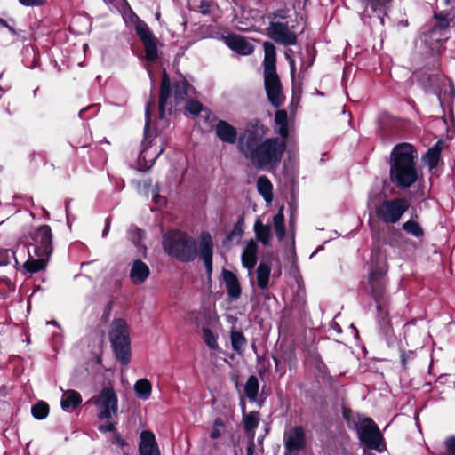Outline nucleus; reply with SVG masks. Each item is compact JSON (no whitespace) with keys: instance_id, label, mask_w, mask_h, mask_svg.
Wrapping results in <instances>:
<instances>
[{"instance_id":"23","label":"nucleus","mask_w":455,"mask_h":455,"mask_svg":"<svg viewBox=\"0 0 455 455\" xmlns=\"http://www.w3.org/2000/svg\"><path fill=\"white\" fill-rule=\"evenodd\" d=\"M150 275V269L140 259L134 260L130 270V279L133 284L143 283Z\"/></svg>"},{"instance_id":"54","label":"nucleus","mask_w":455,"mask_h":455,"mask_svg":"<svg viewBox=\"0 0 455 455\" xmlns=\"http://www.w3.org/2000/svg\"><path fill=\"white\" fill-rule=\"evenodd\" d=\"M289 64H290V68H291V77L293 78V77H294V74H295V72H296V67H295V61H294V60L290 59V60H289Z\"/></svg>"},{"instance_id":"44","label":"nucleus","mask_w":455,"mask_h":455,"mask_svg":"<svg viewBox=\"0 0 455 455\" xmlns=\"http://www.w3.org/2000/svg\"><path fill=\"white\" fill-rule=\"evenodd\" d=\"M183 105L185 109L193 115H197L202 110V104L197 100H192L191 98L187 100Z\"/></svg>"},{"instance_id":"10","label":"nucleus","mask_w":455,"mask_h":455,"mask_svg":"<svg viewBox=\"0 0 455 455\" xmlns=\"http://www.w3.org/2000/svg\"><path fill=\"white\" fill-rule=\"evenodd\" d=\"M360 442L368 449L383 452L386 450L384 438L378 425L371 418H363L355 427Z\"/></svg>"},{"instance_id":"62","label":"nucleus","mask_w":455,"mask_h":455,"mask_svg":"<svg viewBox=\"0 0 455 455\" xmlns=\"http://www.w3.org/2000/svg\"><path fill=\"white\" fill-rule=\"evenodd\" d=\"M47 323H51V324H54V325H58V324H57V322H48Z\"/></svg>"},{"instance_id":"2","label":"nucleus","mask_w":455,"mask_h":455,"mask_svg":"<svg viewBox=\"0 0 455 455\" xmlns=\"http://www.w3.org/2000/svg\"><path fill=\"white\" fill-rule=\"evenodd\" d=\"M387 267L385 260L376 258V262L371 266L368 276L371 295L376 303V319L379 333L388 340L393 337L394 331L389 317V299L386 292V273Z\"/></svg>"},{"instance_id":"63","label":"nucleus","mask_w":455,"mask_h":455,"mask_svg":"<svg viewBox=\"0 0 455 455\" xmlns=\"http://www.w3.org/2000/svg\"><path fill=\"white\" fill-rule=\"evenodd\" d=\"M312 61L310 63H308V65L305 68V69H307L308 67L312 66Z\"/></svg>"},{"instance_id":"56","label":"nucleus","mask_w":455,"mask_h":455,"mask_svg":"<svg viewBox=\"0 0 455 455\" xmlns=\"http://www.w3.org/2000/svg\"><path fill=\"white\" fill-rule=\"evenodd\" d=\"M69 204H70V200L66 201L65 210H66V215H67V221H68V224H69V221H70V217H69Z\"/></svg>"},{"instance_id":"55","label":"nucleus","mask_w":455,"mask_h":455,"mask_svg":"<svg viewBox=\"0 0 455 455\" xmlns=\"http://www.w3.org/2000/svg\"><path fill=\"white\" fill-rule=\"evenodd\" d=\"M109 228H110V221H109L108 219H106V226H105V228L102 231V236L103 237H105L108 234Z\"/></svg>"},{"instance_id":"46","label":"nucleus","mask_w":455,"mask_h":455,"mask_svg":"<svg viewBox=\"0 0 455 455\" xmlns=\"http://www.w3.org/2000/svg\"><path fill=\"white\" fill-rule=\"evenodd\" d=\"M216 7V4L212 1H201L198 10L203 15H210L212 10Z\"/></svg>"},{"instance_id":"45","label":"nucleus","mask_w":455,"mask_h":455,"mask_svg":"<svg viewBox=\"0 0 455 455\" xmlns=\"http://www.w3.org/2000/svg\"><path fill=\"white\" fill-rule=\"evenodd\" d=\"M287 11L284 9H279L275 11L272 13L268 14V20L270 21L275 22H284L283 20L287 18Z\"/></svg>"},{"instance_id":"52","label":"nucleus","mask_w":455,"mask_h":455,"mask_svg":"<svg viewBox=\"0 0 455 455\" xmlns=\"http://www.w3.org/2000/svg\"><path fill=\"white\" fill-rule=\"evenodd\" d=\"M255 443L253 441V436H251V441L248 443L246 448V455H254Z\"/></svg>"},{"instance_id":"53","label":"nucleus","mask_w":455,"mask_h":455,"mask_svg":"<svg viewBox=\"0 0 455 455\" xmlns=\"http://www.w3.org/2000/svg\"><path fill=\"white\" fill-rule=\"evenodd\" d=\"M151 105H154V103H153V102H152V103H150V102H149V103L148 104V106H147V108H146V111H145V115H146V127H145V133L147 132V128H148V124H149V115H150V113H149V109H150Z\"/></svg>"},{"instance_id":"1","label":"nucleus","mask_w":455,"mask_h":455,"mask_svg":"<svg viewBox=\"0 0 455 455\" xmlns=\"http://www.w3.org/2000/svg\"><path fill=\"white\" fill-rule=\"evenodd\" d=\"M267 129L258 119L251 120L239 135L238 151L258 170L276 169L283 157L287 144L278 137L265 138Z\"/></svg>"},{"instance_id":"22","label":"nucleus","mask_w":455,"mask_h":455,"mask_svg":"<svg viewBox=\"0 0 455 455\" xmlns=\"http://www.w3.org/2000/svg\"><path fill=\"white\" fill-rule=\"evenodd\" d=\"M139 452L140 455H161L155 435L151 431L140 433Z\"/></svg>"},{"instance_id":"48","label":"nucleus","mask_w":455,"mask_h":455,"mask_svg":"<svg viewBox=\"0 0 455 455\" xmlns=\"http://www.w3.org/2000/svg\"><path fill=\"white\" fill-rule=\"evenodd\" d=\"M142 235H143V232L140 228H136L130 229L131 239L132 240L133 243L136 246H139V243L141 240Z\"/></svg>"},{"instance_id":"51","label":"nucleus","mask_w":455,"mask_h":455,"mask_svg":"<svg viewBox=\"0 0 455 455\" xmlns=\"http://www.w3.org/2000/svg\"><path fill=\"white\" fill-rule=\"evenodd\" d=\"M19 2L24 6H41L46 0H19Z\"/></svg>"},{"instance_id":"8","label":"nucleus","mask_w":455,"mask_h":455,"mask_svg":"<svg viewBox=\"0 0 455 455\" xmlns=\"http://www.w3.org/2000/svg\"><path fill=\"white\" fill-rule=\"evenodd\" d=\"M109 336L117 360L121 364L127 365L131 358V348L126 322L124 319L114 320Z\"/></svg>"},{"instance_id":"57","label":"nucleus","mask_w":455,"mask_h":455,"mask_svg":"<svg viewBox=\"0 0 455 455\" xmlns=\"http://www.w3.org/2000/svg\"><path fill=\"white\" fill-rule=\"evenodd\" d=\"M106 4H122L125 0H103Z\"/></svg>"},{"instance_id":"42","label":"nucleus","mask_w":455,"mask_h":455,"mask_svg":"<svg viewBox=\"0 0 455 455\" xmlns=\"http://www.w3.org/2000/svg\"><path fill=\"white\" fill-rule=\"evenodd\" d=\"M203 338L204 343L213 350L219 349V345L217 342V337L214 335V333L209 329V328H204L203 329Z\"/></svg>"},{"instance_id":"15","label":"nucleus","mask_w":455,"mask_h":455,"mask_svg":"<svg viewBox=\"0 0 455 455\" xmlns=\"http://www.w3.org/2000/svg\"><path fill=\"white\" fill-rule=\"evenodd\" d=\"M306 433L301 426H295L283 434L284 455H299L306 448Z\"/></svg>"},{"instance_id":"40","label":"nucleus","mask_w":455,"mask_h":455,"mask_svg":"<svg viewBox=\"0 0 455 455\" xmlns=\"http://www.w3.org/2000/svg\"><path fill=\"white\" fill-rule=\"evenodd\" d=\"M259 421V414L258 411H251L244 417V429L247 433H253L258 427ZM254 437V434H252Z\"/></svg>"},{"instance_id":"28","label":"nucleus","mask_w":455,"mask_h":455,"mask_svg":"<svg viewBox=\"0 0 455 455\" xmlns=\"http://www.w3.org/2000/svg\"><path fill=\"white\" fill-rule=\"evenodd\" d=\"M275 132L280 135V140L286 141L289 137L288 116L283 109H279L275 114Z\"/></svg>"},{"instance_id":"49","label":"nucleus","mask_w":455,"mask_h":455,"mask_svg":"<svg viewBox=\"0 0 455 455\" xmlns=\"http://www.w3.org/2000/svg\"><path fill=\"white\" fill-rule=\"evenodd\" d=\"M110 441L113 444H116L122 449L128 446V443L117 432L113 435V437Z\"/></svg>"},{"instance_id":"36","label":"nucleus","mask_w":455,"mask_h":455,"mask_svg":"<svg viewBox=\"0 0 455 455\" xmlns=\"http://www.w3.org/2000/svg\"><path fill=\"white\" fill-rule=\"evenodd\" d=\"M440 141L435 147L429 148L426 155L423 156V161L428 165L430 169L435 168L439 161L441 149L439 148Z\"/></svg>"},{"instance_id":"17","label":"nucleus","mask_w":455,"mask_h":455,"mask_svg":"<svg viewBox=\"0 0 455 455\" xmlns=\"http://www.w3.org/2000/svg\"><path fill=\"white\" fill-rule=\"evenodd\" d=\"M267 31L269 37L279 44L290 46L297 43V36L287 22L270 21Z\"/></svg>"},{"instance_id":"60","label":"nucleus","mask_w":455,"mask_h":455,"mask_svg":"<svg viewBox=\"0 0 455 455\" xmlns=\"http://www.w3.org/2000/svg\"><path fill=\"white\" fill-rule=\"evenodd\" d=\"M452 1H453V0H444V3H445L446 4H450Z\"/></svg>"},{"instance_id":"34","label":"nucleus","mask_w":455,"mask_h":455,"mask_svg":"<svg viewBox=\"0 0 455 455\" xmlns=\"http://www.w3.org/2000/svg\"><path fill=\"white\" fill-rule=\"evenodd\" d=\"M134 392L138 398L146 401L148 400L152 392V385L147 379H140L134 384Z\"/></svg>"},{"instance_id":"58","label":"nucleus","mask_w":455,"mask_h":455,"mask_svg":"<svg viewBox=\"0 0 455 455\" xmlns=\"http://www.w3.org/2000/svg\"><path fill=\"white\" fill-rule=\"evenodd\" d=\"M274 359V362H275V370L278 371V366L280 364V361L277 357H273Z\"/></svg>"},{"instance_id":"6","label":"nucleus","mask_w":455,"mask_h":455,"mask_svg":"<svg viewBox=\"0 0 455 455\" xmlns=\"http://www.w3.org/2000/svg\"><path fill=\"white\" fill-rule=\"evenodd\" d=\"M264 52L263 76L265 90L269 102L274 107L278 108L281 106L283 98L281 80L276 72V53L273 43H264Z\"/></svg>"},{"instance_id":"21","label":"nucleus","mask_w":455,"mask_h":455,"mask_svg":"<svg viewBox=\"0 0 455 455\" xmlns=\"http://www.w3.org/2000/svg\"><path fill=\"white\" fill-rule=\"evenodd\" d=\"M222 277L227 288L228 299L232 301L237 300L242 293L237 276L232 271L223 268Z\"/></svg>"},{"instance_id":"24","label":"nucleus","mask_w":455,"mask_h":455,"mask_svg":"<svg viewBox=\"0 0 455 455\" xmlns=\"http://www.w3.org/2000/svg\"><path fill=\"white\" fill-rule=\"evenodd\" d=\"M149 144H150V142H148L147 137L145 136V139L142 141V150L140 151V156H139V164H140V169L142 171L149 170L155 164L156 158L164 151V149L161 148L157 153L155 152L154 154L149 155V153H148Z\"/></svg>"},{"instance_id":"31","label":"nucleus","mask_w":455,"mask_h":455,"mask_svg":"<svg viewBox=\"0 0 455 455\" xmlns=\"http://www.w3.org/2000/svg\"><path fill=\"white\" fill-rule=\"evenodd\" d=\"M271 267L267 263H260L256 270L257 283L259 289L267 290L269 283Z\"/></svg>"},{"instance_id":"11","label":"nucleus","mask_w":455,"mask_h":455,"mask_svg":"<svg viewBox=\"0 0 455 455\" xmlns=\"http://www.w3.org/2000/svg\"><path fill=\"white\" fill-rule=\"evenodd\" d=\"M88 403H92L96 407L98 411L97 418L100 420H109L117 417L118 397L113 387H103Z\"/></svg>"},{"instance_id":"38","label":"nucleus","mask_w":455,"mask_h":455,"mask_svg":"<svg viewBox=\"0 0 455 455\" xmlns=\"http://www.w3.org/2000/svg\"><path fill=\"white\" fill-rule=\"evenodd\" d=\"M29 257H31L30 254ZM45 258L46 257H38L37 259L30 258L23 264V267L28 273H36L45 267Z\"/></svg>"},{"instance_id":"39","label":"nucleus","mask_w":455,"mask_h":455,"mask_svg":"<svg viewBox=\"0 0 455 455\" xmlns=\"http://www.w3.org/2000/svg\"><path fill=\"white\" fill-rule=\"evenodd\" d=\"M403 229L407 234H410L411 235L417 238L422 237L424 235V230L420 225L417 221L411 220L403 223Z\"/></svg>"},{"instance_id":"37","label":"nucleus","mask_w":455,"mask_h":455,"mask_svg":"<svg viewBox=\"0 0 455 455\" xmlns=\"http://www.w3.org/2000/svg\"><path fill=\"white\" fill-rule=\"evenodd\" d=\"M273 224L275 235L279 241H282L285 235L284 215L281 209L273 218Z\"/></svg>"},{"instance_id":"20","label":"nucleus","mask_w":455,"mask_h":455,"mask_svg":"<svg viewBox=\"0 0 455 455\" xmlns=\"http://www.w3.org/2000/svg\"><path fill=\"white\" fill-rule=\"evenodd\" d=\"M215 132L222 142L228 144L238 142L239 136L236 129L227 121L219 120L215 126Z\"/></svg>"},{"instance_id":"59","label":"nucleus","mask_w":455,"mask_h":455,"mask_svg":"<svg viewBox=\"0 0 455 455\" xmlns=\"http://www.w3.org/2000/svg\"><path fill=\"white\" fill-rule=\"evenodd\" d=\"M1 282H2V283L5 282V283H6V284H7L9 287L12 286V291H14V286L12 284V283H11L9 280H5V279L2 278V279H1Z\"/></svg>"},{"instance_id":"3","label":"nucleus","mask_w":455,"mask_h":455,"mask_svg":"<svg viewBox=\"0 0 455 455\" xmlns=\"http://www.w3.org/2000/svg\"><path fill=\"white\" fill-rule=\"evenodd\" d=\"M418 154L412 145L400 143L390 155V180L399 188L412 186L418 179L416 159Z\"/></svg>"},{"instance_id":"19","label":"nucleus","mask_w":455,"mask_h":455,"mask_svg":"<svg viewBox=\"0 0 455 455\" xmlns=\"http://www.w3.org/2000/svg\"><path fill=\"white\" fill-rule=\"evenodd\" d=\"M258 251L259 246L256 241L251 239L246 242L241 254V261L243 267L248 271H251L256 266L258 261Z\"/></svg>"},{"instance_id":"7","label":"nucleus","mask_w":455,"mask_h":455,"mask_svg":"<svg viewBox=\"0 0 455 455\" xmlns=\"http://www.w3.org/2000/svg\"><path fill=\"white\" fill-rule=\"evenodd\" d=\"M163 248L171 257L181 262H191L197 255L196 243L194 238L187 234L172 230L163 236Z\"/></svg>"},{"instance_id":"61","label":"nucleus","mask_w":455,"mask_h":455,"mask_svg":"<svg viewBox=\"0 0 455 455\" xmlns=\"http://www.w3.org/2000/svg\"><path fill=\"white\" fill-rule=\"evenodd\" d=\"M154 197H155V202H158L159 196L158 195H155Z\"/></svg>"},{"instance_id":"14","label":"nucleus","mask_w":455,"mask_h":455,"mask_svg":"<svg viewBox=\"0 0 455 455\" xmlns=\"http://www.w3.org/2000/svg\"><path fill=\"white\" fill-rule=\"evenodd\" d=\"M403 329L406 345L411 348L409 350H406L403 347L400 348L401 363L403 367L406 369L410 362L414 360L418 347H423L424 341L423 333L416 327V321L407 323Z\"/></svg>"},{"instance_id":"50","label":"nucleus","mask_w":455,"mask_h":455,"mask_svg":"<svg viewBox=\"0 0 455 455\" xmlns=\"http://www.w3.org/2000/svg\"><path fill=\"white\" fill-rule=\"evenodd\" d=\"M445 447L449 455H455V436H451L445 441Z\"/></svg>"},{"instance_id":"4","label":"nucleus","mask_w":455,"mask_h":455,"mask_svg":"<svg viewBox=\"0 0 455 455\" xmlns=\"http://www.w3.org/2000/svg\"><path fill=\"white\" fill-rule=\"evenodd\" d=\"M29 237L31 242L28 247L25 244H17L15 250L13 248L2 250V266L9 265L12 262L15 267L18 266L19 261L16 256L18 251L24 253L27 251L30 254L31 250H33L36 257H49L52 254V234L48 225H42L31 231Z\"/></svg>"},{"instance_id":"41","label":"nucleus","mask_w":455,"mask_h":455,"mask_svg":"<svg viewBox=\"0 0 455 455\" xmlns=\"http://www.w3.org/2000/svg\"><path fill=\"white\" fill-rule=\"evenodd\" d=\"M31 413L36 419H44L49 414V406L45 402H38L31 408Z\"/></svg>"},{"instance_id":"33","label":"nucleus","mask_w":455,"mask_h":455,"mask_svg":"<svg viewBox=\"0 0 455 455\" xmlns=\"http://www.w3.org/2000/svg\"><path fill=\"white\" fill-rule=\"evenodd\" d=\"M2 27L5 28L10 35L11 43L21 41L25 38L24 31L17 28L16 22L13 20H4L2 19Z\"/></svg>"},{"instance_id":"47","label":"nucleus","mask_w":455,"mask_h":455,"mask_svg":"<svg viewBox=\"0 0 455 455\" xmlns=\"http://www.w3.org/2000/svg\"><path fill=\"white\" fill-rule=\"evenodd\" d=\"M98 430L102 433L111 432L113 435L116 433V422H108V424L100 425Z\"/></svg>"},{"instance_id":"35","label":"nucleus","mask_w":455,"mask_h":455,"mask_svg":"<svg viewBox=\"0 0 455 455\" xmlns=\"http://www.w3.org/2000/svg\"><path fill=\"white\" fill-rule=\"evenodd\" d=\"M259 389V382L258 378L255 375H251L245 385H244V393L249 401L255 402L258 396Z\"/></svg>"},{"instance_id":"32","label":"nucleus","mask_w":455,"mask_h":455,"mask_svg":"<svg viewBox=\"0 0 455 455\" xmlns=\"http://www.w3.org/2000/svg\"><path fill=\"white\" fill-rule=\"evenodd\" d=\"M230 340L232 349L238 355H243L247 344V340L243 333L240 331L232 330L230 331Z\"/></svg>"},{"instance_id":"25","label":"nucleus","mask_w":455,"mask_h":455,"mask_svg":"<svg viewBox=\"0 0 455 455\" xmlns=\"http://www.w3.org/2000/svg\"><path fill=\"white\" fill-rule=\"evenodd\" d=\"M228 45L243 55L251 54L254 46L248 42L243 36L238 35H231L227 37Z\"/></svg>"},{"instance_id":"13","label":"nucleus","mask_w":455,"mask_h":455,"mask_svg":"<svg viewBox=\"0 0 455 455\" xmlns=\"http://www.w3.org/2000/svg\"><path fill=\"white\" fill-rule=\"evenodd\" d=\"M410 204L407 199L400 197L386 199L375 207L377 218L386 224L397 223L407 212Z\"/></svg>"},{"instance_id":"43","label":"nucleus","mask_w":455,"mask_h":455,"mask_svg":"<svg viewBox=\"0 0 455 455\" xmlns=\"http://www.w3.org/2000/svg\"><path fill=\"white\" fill-rule=\"evenodd\" d=\"M225 426L224 419L220 417L215 419L212 426V430L210 434V437L212 440L218 439L222 435V428Z\"/></svg>"},{"instance_id":"5","label":"nucleus","mask_w":455,"mask_h":455,"mask_svg":"<svg viewBox=\"0 0 455 455\" xmlns=\"http://www.w3.org/2000/svg\"><path fill=\"white\" fill-rule=\"evenodd\" d=\"M193 93L194 88L185 79H180L171 85L170 79L164 71L159 96L160 118L164 117L166 108L170 114L177 111L180 105L192 97Z\"/></svg>"},{"instance_id":"64","label":"nucleus","mask_w":455,"mask_h":455,"mask_svg":"<svg viewBox=\"0 0 455 455\" xmlns=\"http://www.w3.org/2000/svg\"><path fill=\"white\" fill-rule=\"evenodd\" d=\"M123 455H129L126 451H123Z\"/></svg>"},{"instance_id":"26","label":"nucleus","mask_w":455,"mask_h":455,"mask_svg":"<svg viewBox=\"0 0 455 455\" xmlns=\"http://www.w3.org/2000/svg\"><path fill=\"white\" fill-rule=\"evenodd\" d=\"M81 403L82 396L77 391L68 389L63 392L60 400V405L64 411H74L75 409L81 404Z\"/></svg>"},{"instance_id":"29","label":"nucleus","mask_w":455,"mask_h":455,"mask_svg":"<svg viewBox=\"0 0 455 455\" xmlns=\"http://www.w3.org/2000/svg\"><path fill=\"white\" fill-rule=\"evenodd\" d=\"M244 233V218L240 216L235 224L233 229L226 235L222 243L225 247H229L234 241L239 242Z\"/></svg>"},{"instance_id":"30","label":"nucleus","mask_w":455,"mask_h":455,"mask_svg":"<svg viewBox=\"0 0 455 455\" xmlns=\"http://www.w3.org/2000/svg\"><path fill=\"white\" fill-rule=\"evenodd\" d=\"M257 189L267 203L273 201V185L267 177H259L257 180Z\"/></svg>"},{"instance_id":"18","label":"nucleus","mask_w":455,"mask_h":455,"mask_svg":"<svg viewBox=\"0 0 455 455\" xmlns=\"http://www.w3.org/2000/svg\"><path fill=\"white\" fill-rule=\"evenodd\" d=\"M199 253L206 273L210 275L212 272L213 242L212 235L207 231H203L199 236Z\"/></svg>"},{"instance_id":"16","label":"nucleus","mask_w":455,"mask_h":455,"mask_svg":"<svg viewBox=\"0 0 455 455\" xmlns=\"http://www.w3.org/2000/svg\"><path fill=\"white\" fill-rule=\"evenodd\" d=\"M135 31L144 45L146 60L154 61L158 56L157 39L148 26L140 20L135 24Z\"/></svg>"},{"instance_id":"9","label":"nucleus","mask_w":455,"mask_h":455,"mask_svg":"<svg viewBox=\"0 0 455 455\" xmlns=\"http://www.w3.org/2000/svg\"><path fill=\"white\" fill-rule=\"evenodd\" d=\"M361 20L371 27H383L392 0H355Z\"/></svg>"},{"instance_id":"27","label":"nucleus","mask_w":455,"mask_h":455,"mask_svg":"<svg viewBox=\"0 0 455 455\" xmlns=\"http://www.w3.org/2000/svg\"><path fill=\"white\" fill-rule=\"evenodd\" d=\"M253 230L258 242L264 246H269L272 238V229L267 224H263L260 220H257L253 226Z\"/></svg>"},{"instance_id":"12","label":"nucleus","mask_w":455,"mask_h":455,"mask_svg":"<svg viewBox=\"0 0 455 455\" xmlns=\"http://www.w3.org/2000/svg\"><path fill=\"white\" fill-rule=\"evenodd\" d=\"M435 25L425 34V41L429 42L430 46L439 44L446 41L450 35L449 29L455 26V12H440L435 13Z\"/></svg>"}]
</instances>
